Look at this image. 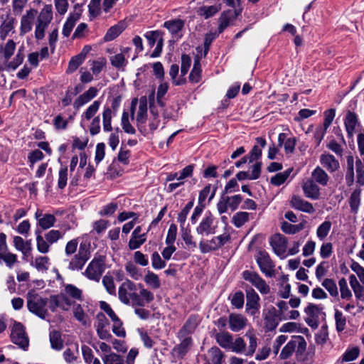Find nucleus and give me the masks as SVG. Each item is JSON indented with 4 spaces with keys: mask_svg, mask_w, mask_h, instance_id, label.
<instances>
[{
    "mask_svg": "<svg viewBox=\"0 0 364 364\" xmlns=\"http://www.w3.org/2000/svg\"><path fill=\"white\" fill-rule=\"evenodd\" d=\"M146 241V232L142 233V236H131L128 243L129 249L134 250L139 249Z\"/></svg>",
    "mask_w": 364,
    "mask_h": 364,
    "instance_id": "5fc2aeb1",
    "label": "nucleus"
},
{
    "mask_svg": "<svg viewBox=\"0 0 364 364\" xmlns=\"http://www.w3.org/2000/svg\"><path fill=\"white\" fill-rule=\"evenodd\" d=\"M184 21L180 18H174L164 22V27L166 28L173 36H176L184 27Z\"/></svg>",
    "mask_w": 364,
    "mask_h": 364,
    "instance_id": "7c9ffc66",
    "label": "nucleus"
},
{
    "mask_svg": "<svg viewBox=\"0 0 364 364\" xmlns=\"http://www.w3.org/2000/svg\"><path fill=\"white\" fill-rule=\"evenodd\" d=\"M331 225L330 221L326 220L318 227L316 235L320 240H323L326 237L331 230Z\"/></svg>",
    "mask_w": 364,
    "mask_h": 364,
    "instance_id": "bf43d9fd",
    "label": "nucleus"
},
{
    "mask_svg": "<svg viewBox=\"0 0 364 364\" xmlns=\"http://www.w3.org/2000/svg\"><path fill=\"white\" fill-rule=\"evenodd\" d=\"M220 247L219 245L218 239L216 237H213L209 240H200L199 242V249L200 252L203 254H205L212 251L217 250L220 249Z\"/></svg>",
    "mask_w": 364,
    "mask_h": 364,
    "instance_id": "2f4dec72",
    "label": "nucleus"
},
{
    "mask_svg": "<svg viewBox=\"0 0 364 364\" xmlns=\"http://www.w3.org/2000/svg\"><path fill=\"white\" fill-rule=\"evenodd\" d=\"M242 278L250 282L262 294H267L270 292V287L258 273L253 271L245 270L242 272Z\"/></svg>",
    "mask_w": 364,
    "mask_h": 364,
    "instance_id": "6e6552de",
    "label": "nucleus"
},
{
    "mask_svg": "<svg viewBox=\"0 0 364 364\" xmlns=\"http://www.w3.org/2000/svg\"><path fill=\"white\" fill-rule=\"evenodd\" d=\"M102 284L110 295H116V287L112 276L105 275L102 278Z\"/></svg>",
    "mask_w": 364,
    "mask_h": 364,
    "instance_id": "338daca9",
    "label": "nucleus"
},
{
    "mask_svg": "<svg viewBox=\"0 0 364 364\" xmlns=\"http://www.w3.org/2000/svg\"><path fill=\"white\" fill-rule=\"evenodd\" d=\"M269 244L277 256L282 259L287 257V240L284 236L281 234L272 235L270 238Z\"/></svg>",
    "mask_w": 364,
    "mask_h": 364,
    "instance_id": "4468645a",
    "label": "nucleus"
},
{
    "mask_svg": "<svg viewBox=\"0 0 364 364\" xmlns=\"http://www.w3.org/2000/svg\"><path fill=\"white\" fill-rule=\"evenodd\" d=\"M105 270V257L95 256L87 265L83 274L90 280L99 282Z\"/></svg>",
    "mask_w": 364,
    "mask_h": 364,
    "instance_id": "f03ea898",
    "label": "nucleus"
},
{
    "mask_svg": "<svg viewBox=\"0 0 364 364\" xmlns=\"http://www.w3.org/2000/svg\"><path fill=\"white\" fill-rule=\"evenodd\" d=\"M302 190L304 196L311 200H318L320 198V188L316 183L311 178H307L302 183Z\"/></svg>",
    "mask_w": 364,
    "mask_h": 364,
    "instance_id": "6ab92c4d",
    "label": "nucleus"
},
{
    "mask_svg": "<svg viewBox=\"0 0 364 364\" xmlns=\"http://www.w3.org/2000/svg\"><path fill=\"white\" fill-rule=\"evenodd\" d=\"M250 215L247 212H237L233 215L232 222L236 228H241L249 221Z\"/></svg>",
    "mask_w": 364,
    "mask_h": 364,
    "instance_id": "49530a36",
    "label": "nucleus"
},
{
    "mask_svg": "<svg viewBox=\"0 0 364 364\" xmlns=\"http://www.w3.org/2000/svg\"><path fill=\"white\" fill-rule=\"evenodd\" d=\"M139 284L126 279L119 287L118 297L119 301L124 304H129V299L132 296L135 290H138Z\"/></svg>",
    "mask_w": 364,
    "mask_h": 364,
    "instance_id": "ddd939ff",
    "label": "nucleus"
},
{
    "mask_svg": "<svg viewBox=\"0 0 364 364\" xmlns=\"http://www.w3.org/2000/svg\"><path fill=\"white\" fill-rule=\"evenodd\" d=\"M36 245H37V250L41 253H47L50 250V243L44 239L41 235L40 230H36Z\"/></svg>",
    "mask_w": 364,
    "mask_h": 364,
    "instance_id": "6e6d98bb",
    "label": "nucleus"
},
{
    "mask_svg": "<svg viewBox=\"0 0 364 364\" xmlns=\"http://www.w3.org/2000/svg\"><path fill=\"white\" fill-rule=\"evenodd\" d=\"M228 323L232 331L238 332L246 327L247 319L242 314H230L228 316Z\"/></svg>",
    "mask_w": 364,
    "mask_h": 364,
    "instance_id": "4be33fe9",
    "label": "nucleus"
},
{
    "mask_svg": "<svg viewBox=\"0 0 364 364\" xmlns=\"http://www.w3.org/2000/svg\"><path fill=\"white\" fill-rule=\"evenodd\" d=\"M125 270L134 280H139L141 277L140 269L132 262L125 264Z\"/></svg>",
    "mask_w": 364,
    "mask_h": 364,
    "instance_id": "774afa93",
    "label": "nucleus"
},
{
    "mask_svg": "<svg viewBox=\"0 0 364 364\" xmlns=\"http://www.w3.org/2000/svg\"><path fill=\"white\" fill-rule=\"evenodd\" d=\"M147 117V102L145 97H142L139 100V110L136 115V122L138 124L146 122Z\"/></svg>",
    "mask_w": 364,
    "mask_h": 364,
    "instance_id": "79ce46f5",
    "label": "nucleus"
},
{
    "mask_svg": "<svg viewBox=\"0 0 364 364\" xmlns=\"http://www.w3.org/2000/svg\"><path fill=\"white\" fill-rule=\"evenodd\" d=\"M49 258L46 256H39L35 259L33 266L38 271L46 272L50 265Z\"/></svg>",
    "mask_w": 364,
    "mask_h": 364,
    "instance_id": "e2e57ef3",
    "label": "nucleus"
},
{
    "mask_svg": "<svg viewBox=\"0 0 364 364\" xmlns=\"http://www.w3.org/2000/svg\"><path fill=\"white\" fill-rule=\"evenodd\" d=\"M311 180L322 186H326L329 181V176L327 173L320 166H316L311 172Z\"/></svg>",
    "mask_w": 364,
    "mask_h": 364,
    "instance_id": "c85d7f7f",
    "label": "nucleus"
},
{
    "mask_svg": "<svg viewBox=\"0 0 364 364\" xmlns=\"http://www.w3.org/2000/svg\"><path fill=\"white\" fill-rule=\"evenodd\" d=\"M104 364H125L124 357L115 353H110L102 358Z\"/></svg>",
    "mask_w": 364,
    "mask_h": 364,
    "instance_id": "4d7b16f0",
    "label": "nucleus"
},
{
    "mask_svg": "<svg viewBox=\"0 0 364 364\" xmlns=\"http://www.w3.org/2000/svg\"><path fill=\"white\" fill-rule=\"evenodd\" d=\"M85 60V54L80 53V54L73 57L69 62L68 67L67 69L68 73H72L75 71L78 67L83 63Z\"/></svg>",
    "mask_w": 364,
    "mask_h": 364,
    "instance_id": "de8ad7c7",
    "label": "nucleus"
},
{
    "mask_svg": "<svg viewBox=\"0 0 364 364\" xmlns=\"http://www.w3.org/2000/svg\"><path fill=\"white\" fill-rule=\"evenodd\" d=\"M245 292L247 298L246 311L252 316H254L258 312L260 308V298L258 294L252 287L247 288Z\"/></svg>",
    "mask_w": 364,
    "mask_h": 364,
    "instance_id": "2eb2a0df",
    "label": "nucleus"
},
{
    "mask_svg": "<svg viewBox=\"0 0 364 364\" xmlns=\"http://www.w3.org/2000/svg\"><path fill=\"white\" fill-rule=\"evenodd\" d=\"M35 218L37 220V225L43 230H47L53 227L56 222L55 215L43 213V212L39 210L36 212Z\"/></svg>",
    "mask_w": 364,
    "mask_h": 364,
    "instance_id": "412c9836",
    "label": "nucleus"
},
{
    "mask_svg": "<svg viewBox=\"0 0 364 364\" xmlns=\"http://www.w3.org/2000/svg\"><path fill=\"white\" fill-rule=\"evenodd\" d=\"M195 165L194 164H190L188 166H186L185 168H183L181 171L180 172L178 181V183H169L167 187V191L168 193L173 192L174 190H176L177 188L181 186L184 184L183 180L186 178L191 177L193 175V170H194Z\"/></svg>",
    "mask_w": 364,
    "mask_h": 364,
    "instance_id": "393cba45",
    "label": "nucleus"
},
{
    "mask_svg": "<svg viewBox=\"0 0 364 364\" xmlns=\"http://www.w3.org/2000/svg\"><path fill=\"white\" fill-rule=\"evenodd\" d=\"M291 169L289 168L283 172L278 173L271 178L270 182L272 185L279 186L283 184L289 177Z\"/></svg>",
    "mask_w": 364,
    "mask_h": 364,
    "instance_id": "09e8293b",
    "label": "nucleus"
},
{
    "mask_svg": "<svg viewBox=\"0 0 364 364\" xmlns=\"http://www.w3.org/2000/svg\"><path fill=\"white\" fill-rule=\"evenodd\" d=\"M144 281L150 288L157 289L161 287V281L159 276L154 272L147 270Z\"/></svg>",
    "mask_w": 364,
    "mask_h": 364,
    "instance_id": "e433bc0d",
    "label": "nucleus"
},
{
    "mask_svg": "<svg viewBox=\"0 0 364 364\" xmlns=\"http://www.w3.org/2000/svg\"><path fill=\"white\" fill-rule=\"evenodd\" d=\"M358 122V119L356 114L350 111L348 112L344 121V124L348 136L349 137H352L353 136L355 129Z\"/></svg>",
    "mask_w": 364,
    "mask_h": 364,
    "instance_id": "c756f323",
    "label": "nucleus"
},
{
    "mask_svg": "<svg viewBox=\"0 0 364 364\" xmlns=\"http://www.w3.org/2000/svg\"><path fill=\"white\" fill-rule=\"evenodd\" d=\"M38 11L35 9H30L26 11V14H23L21 18V25H20V36H24L25 34L29 33L33 28V25L35 21V18L37 16Z\"/></svg>",
    "mask_w": 364,
    "mask_h": 364,
    "instance_id": "dca6fc26",
    "label": "nucleus"
},
{
    "mask_svg": "<svg viewBox=\"0 0 364 364\" xmlns=\"http://www.w3.org/2000/svg\"><path fill=\"white\" fill-rule=\"evenodd\" d=\"M221 9V4H215L213 6H203L198 10V14L208 19L215 15Z\"/></svg>",
    "mask_w": 364,
    "mask_h": 364,
    "instance_id": "72a5a7b5",
    "label": "nucleus"
},
{
    "mask_svg": "<svg viewBox=\"0 0 364 364\" xmlns=\"http://www.w3.org/2000/svg\"><path fill=\"white\" fill-rule=\"evenodd\" d=\"M110 63L115 68L120 70L127 65V60L123 53H118L110 58Z\"/></svg>",
    "mask_w": 364,
    "mask_h": 364,
    "instance_id": "13d9d810",
    "label": "nucleus"
},
{
    "mask_svg": "<svg viewBox=\"0 0 364 364\" xmlns=\"http://www.w3.org/2000/svg\"><path fill=\"white\" fill-rule=\"evenodd\" d=\"M320 163L328 172L333 173L337 171L340 164L334 156L330 154H323L320 156Z\"/></svg>",
    "mask_w": 364,
    "mask_h": 364,
    "instance_id": "bb28decb",
    "label": "nucleus"
},
{
    "mask_svg": "<svg viewBox=\"0 0 364 364\" xmlns=\"http://www.w3.org/2000/svg\"><path fill=\"white\" fill-rule=\"evenodd\" d=\"M245 347L246 343L244 339L241 337H238L235 340L232 341V344L229 350L236 353H245Z\"/></svg>",
    "mask_w": 364,
    "mask_h": 364,
    "instance_id": "680f3d73",
    "label": "nucleus"
},
{
    "mask_svg": "<svg viewBox=\"0 0 364 364\" xmlns=\"http://www.w3.org/2000/svg\"><path fill=\"white\" fill-rule=\"evenodd\" d=\"M255 259L260 271L266 277H272L274 275V264L267 252H258L255 257Z\"/></svg>",
    "mask_w": 364,
    "mask_h": 364,
    "instance_id": "f8f14e48",
    "label": "nucleus"
},
{
    "mask_svg": "<svg viewBox=\"0 0 364 364\" xmlns=\"http://www.w3.org/2000/svg\"><path fill=\"white\" fill-rule=\"evenodd\" d=\"M194 205V199L190 200L185 207L181 210L177 217V221L180 223V227L183 228L184 226L187 215H188L190 210L192 209Z\"/></svg>",
    "mask_w": 364,
    "mask_h": 364,
    "instance_id": "603ef678",
    "label": "nucleus"
},
{
    "mask_svg": "<svg viewBox=\"0 0 364 364\" xmlns=\"http://www.w3.org/2000/svg\"><path fill=\"white\" fill-rule=\"evenodd\" d=\"M257 145H255L249 154L247 155L249 157V163H252L255 161L259 159L262 155V149L265 147L267 142L263 137H257L255 139Z\"/></svg>",
    "mask_w": 364,
    "mask_h": 364,
    "instance_id": "cd10ccee",
    "label": "nucleus"
},
{
    "mask_svg": "<svg viewBox=\"0 0 364 364\" xmlns=\"http://www.w3.org/2000/svg\"><path fill=\"white\" fill-rule=\"evenodd\" d=\"M217 225L215 224V217L210 211H207L197 226L196 231L198 235L208 236L216 232Z\"/></svg>",
    "mask_w": 364,
    "mask_h": 364,
    "instance_id": "9b49d317",
    "label": "nucleus"
},
{
    "mask_svg": "<svg viewBox=\"0 0 364 364\" xmlns=\"http://www.w3.org/2000/svg\"><path fill=\"white\" fill-rule=\"evenodd\" d=\"M53 20V7L50 4H46L41 9L39 15L37 17V21L50 24Z\"/></svg>",
    "mask_w": 364,
    "mask_h": 364,
    "instance_id": "4c0bfd02",
    "label": "nucleus"
},
{
    "mask_svg": "<svg viewBox=\"0 0 364 364\" xmlns=\"http://www.w3.org/2000/svg\"><path fill=\"white\" fill-rule=\"evenodd\" d=\"M201 65L198 58L194 60L193 68L189 75V80L192 83H198L201 80Z\"/></svg>",
    "mask_w": 364,
    "mask_h": 364,
    "instance_id": "58836bf2",
    "label": "nucleus"
},
{
    "mask_svg": "<svg viewBox=\"0 0 364 364\" xmlns=\"http://www.w3.org/2000/svg\"><path fill=\"white\" fill-rule=\"evenodd\" d=\"M14 243L15 247L18 250L21 251L23 254H26L31 250L30 242H25L24 240L20 236H15L14 237Z\"/></svg>",
    "mask_w": 364,
    "mask_h": 364,
    "instance_id": "864d4df0",
    "label": "nucleus"
},
{
    "mask_svg": "<svg viewBox=\"0 0 364 364\" xmlns=\"http://www.w3.org/2000/svg\"><path fill=\"white\" fill-rule=\"evenodd\" d=\"M66 295L77 301H82V291L76 286L68 284L65 286Z\"/></svg>",
    "mask_w": 364,
    "mask_h": 364,
    "instance_id": "37998d69",
    "label": "nucleus"
},
{
    "mask_svg": "<svg viewBox=\"0 0 364 364\" xmlns=\"http://www.w3.org/2000/svg\"><path fill=\"white\" fill-rule=\"evenodd\" d=\"M78 18L79 17L76 14H70L67 18L62 31V33L65 37H68L70 35Z\"/></svg>",
    "mask_w": 364,
    "mask_h": 364,
    "instance_id": "ea45409f",
    "label": "nucleus"
},
{
    "mask_svg": "<svg viewBox=\"0 0 364 364\" xmlns=\"http://www.w3.org/2000/svg\"><path fill=\"white\" fill-rule=\"evenodd\" d=\"M181 237L186 244V248L191 250H194L197 245L196 242L193 240V236L191 232V230L185 228L184 226L181 228Z\"/></svg>",
    "mask_w": 364,
    "mask_h": 364,
    "instance_id": "a19ab883",
    "label": "nucleus"
},
{
    "mask_svg": "<svg viewBox=\"0 0 364 364\" xmlns=\"http://www.w3.org/2000/svg\"><path fill=\"white\" fill-rule=\"evenodd\" d=\"M11 341L18 346L19 348L26 350L29 344V340L26 335L24 326L18 322H15L11 333Z\"/></svg>",
    "mask_w": 364,
    "mask_h": 364,
    "instance_id": "1a4fd4ad",
    "label": "nucleus"
},
{
    "mask_svg": "<svg viewBox=\"0 0 364 364\" xmlns=\"http://www.w3.org/2000/svg\"><path fill=\"white\" fill-rule=\"evenodd\" d=\"M122 102L120 96H117L112 100L111 107L105 106L102 112L103 130L109 132L112 130V119L116 116Z\"/></svg>",
    "mask_w": 364,
    "mask_h": 364,
    "instance_id": "423d86ee",
    "label": "nucleus"
},
{
    "mask_svg": "<svg viewBox=\"0 0 364 364\" xmlns=\"http://www.w3.org/2000/svg\"><path fill=\"white\" fill-rule=\"evenodd\" d=\"M291 206L298 210L307 213H313L315 210L313 205L301 198L299 196H293L290 200Z\"/></svg>",
    "mask_w": 364,
    "mask_h": 364,
    "instance_id": "b1692460",
    "label": "nucleus"
},
{
    "mask_svg": "<svg viewBox=\"0 0 364 364\" xmlns=\"http://www.w3.org/2000/svg\"><path fill=\"white\" fill-rule=\"evenodd\" d=\"M198 323L197 317L196 316H191L178 331L177 338L190 337L188 335L194 332Z\"/></svg>",
    "mask_w": 364,
    "mask_h": 364,
    "instance_id": "a878e982",
    "label": "nucleus"
},
{
    "mask_svg": "<svg viewBox=\"0 0 364 364\" xmlns=\"http://www.w3.org/2000/svg\"><path fill=\"white\" fill-rule=\"evenodd\" d=\"M278 314L274 306L269 307L263 312L264 329L265 332L275 330L279 325Z\"/></svg>",
    "mask_w": 364,
    "mask_h": 364,
    "instance_id": "f3484780",
    "label": "nucleus"
},
{
    "mask_svg": "<svg viewBox=\"0 0 364 364\" xmlns=\"http://www.w3.org/2000/svg\"><path fill=\"white\" fill-rule=\"evenodd\" d=\"M360 190L355 189L349 199V205L353 213H356L360 203Z\"/></svg>",
    "mask_w": 364,
    "mask_h": 364,
    "instance_id": "8fccbe9b",
    "label": "nucleus"
},
{
    "mask_svg": "<svg viewBox=\"0 0 364 364\" xmlns=\"http://www.w3.org/2000/svg\"><path fill=\"white\" fill-rule=\"evenodd\" d=\"M181 342L172 349V354L178 358H183L193 346L191 337L178 338Z\"/></svg>",
    "mask_w": 364,
    "mask_h": 364,
    "instance_id": "aec40b11",
    "label": "nucleus"
},
{
    "mask_svg": "<svg viewBox=\"0 0 364 364\" xmlns=\"http://www.w3.org/2000/svg\"><path fill=\"white\" fill-rule=\"evenodd\" d=\"M306 342L303 336H293L282 349L279 358L282 360L288 359L296 350L301 353L306 350Z\"/></svg>",
    "mask_w": 364,
    "mask_h": 364,
    "instance_id": "7ed1b4c3",
    "label": "nucleus"
},
{
    "mask_svg": "<svg viewBox=\"0 0 364 364\" xmlns=\"http://www.w3.org/2000/svg\"><path fill=\"white\" fill-rule=\"evenodd\" d=\"M304 312L307 315L305 322L312 328H317L320 318L325 316V313L322 311V307L312 303L307 305L304 309Z\"/></svg>",
    "mask_w": 364,
    "mask_h": 364,
    "instance_id": "9d476101",
    "label": "nucleus"
},
{
    "mask_svg": "<svg viewBox=\"0 0 364 364\" xmlns=\"http://www.w3.org/2000/svg\"><path fill=\"white\" fill-rule=\"evenodd\" d=\"M100 104L99 100L94 101L82 113V117L85 118L86 120L92 119L99 110Z\"/></svg>",
    "mask_w": 364,
    "mask_h": 364,
    "instance_id": "052dcab7",
    "label": "nucleus"
},
{
    "mask_svg": "<svg viewBox=\"0 0 364 364\" xmlns=\"http://www.w3.org/2000/svg\"><path fill=\"white\" fill-rule=\"evenodd\" d=\"M121 125L124 132L129 134H134L136 133L135 129L129 121V114L126 111H124L122 113Z\"/></svg>",
    "mask_w": 364,
    "mask_h": 364,
    "instance_id": "69168bd1",
    "label": "nucleus"
},
{
    "mask_svg": "<svg viewBox=\"0 0 364 364\" xmlns=\"http://www.w3.org/2000/svg\"><path fill=\"white\" fill-rule=\"evenodd\" d=\"M360 350L358 347H353L351 348H348L346 352L343 354L341 358L338 359V362L341 363L349 362L355 360L359 355Z\"/></svg>",
    "mask_w": 364,
    "mask_h": 364,
    "instance_id": "a18cd8bd",
    "label": "nucleus"
},
{
    "mask_svg": "<svg viewBox=\"0 0 364 364\" xmlns=\"http://www.w3.org/2000/svg\"><path fill=\"white\" fill-rule=\"evenodd\" d=\"M16 20L9 15L6 16L0 23V40L4 41L8 36L16 33L15 25Z\"/></svg>",
    "mask_w": 364,
    "mask_h": 364,
    "instance_id": "a211bd4d",
    "label": "nucleus"
},
{
    "mask_svg": "<svg viewBox=\"0 0 364 364\" xmlns=\"http://www.w3.org/2000/svg\"><path fill=\"white\" fill-rule=\"evenodd\" d=\"M98 93V90L95 87H90L86 92L81 94L73 102V107L78 110L85 104L90 102L95 98Z\"/></svg>",
    "mask_w": 364,
    "mask_h": 364,
    "instance_id": "5701e85b",
    "label": "nucleus"
},
{
    "mask_svg": "<svg viewBox=\"0 0 364 364\" xmlns=\"http://www.w3.org/2000/svg\"><path fill=\"white\" fill-rule=\"evenodd\" d=\"M154 299V294L145 289L142 284H139L138 290H135L132 296L129 299V304L132 307L145 306Z\"/></svg>",
    "mask_w": 364,
    "mask_h": 364,
    "instance_id": "0eeeda50",
    "label": "nucleus"
},
{
    "mask_svg": "<svg viewBox=\"0 0 364 364\" xmlns=\"http://www.w3.org/2000/svg\"><path fill=\"white\" fill-rule=\"evenodd\" d=\"M215 338L216 342L221 348L225 350H230L233 338L232 336L230 333L227 331L220 332L216 333Z\"/></svg>",
    "mask_w": 364,
    "mask_h": 364,
    "instance_id": "f704fd0d",
    "label": "nucleus"
},
{
    "mask_svg": "<svg viewBox=\"0 0 364 364\" xmlns=\"http://www.w3.org/2000/svg\"><path fill=\"white\" fill-rule=\"evenodd\" d=\"M90 258L89 246L85 243H80L77 252L70 259L68 268L72 271L81 270Z\"/></svg>",
    "mask_w": 364,
    "mask_h": 364,
    "instance_id": "20e7f679",
    "label": "nucleus"
},
{
    "mask_svg": "<svg viewBox=\"0 0 364 364\" xmlns=\"http://www.w3.org/2000/svg\"><path fill=\"white\" fill-rule=\"evenodd\" d=\"M48 299L43 298L37 294L28 293L27 307L29 311L42 319H46L48 315Z\"/></svg>",
    "mask_w": 364,
    "mask_h": 364,
    "instance_id": "f257e3e1",
    "label": "nucleus"
},
{
    "mask_svg": "<svg viewBox=\"0 0 364 364\" xmlns=\"http://www.w3.org/2000/svg\"><path fill=\"white\" fill-rule=\"evenodd\" d=\"M50 342L51 348L60 350L63 347V341L61 338V333L58 331H53L50 332Z\"/></svg>",
    "mask_w": 364,
    "mask_h": 364,
    "instance_id": "c03bdc74",
    "label": "nucleus"
},
{
    "mask_svg": "<svg viewBox=\"0 0 364 364\" xmlns=\"http://www.w3.org/2000/svg\"><path fill=\"white\" fill-rule=\"evenodd\" d=\"M304 228V223L292 225L288 222L284 221L282 223L281 229L286 234H295Z\"/></svg>",
    "mask_w": 364,
    "mask_h": 364,
    "instance_id": "3c124183",
    "label": "nucleus"
},
{
    "mask_svg": "<svg viewBox=\"0 0 364 364\" xmlns=\"http://www.w3.org/2000/svg\"><path fill=\"white\" fill-rule=\"evenodd\" d=\"M124 30V26L123 23H119L114 25L107 30L103 39L105 42L113 41L118 37Z\"/></svg>",
    "mask_w": 364,
    "mask_h": 364,
    "instance_id": "c9c22d12",
    "label": "nucleus"
},
{
    "mask_svg": "<svg viewBox=\"0 0 364 364\" xmlns=\"http://www.w3.org/2000/svg\"><path fill=\"white\" fill-rule=\"evenodd\" d=\"M246 336L249 338V345L247 348H245V355L251 356L256 350L257 346V338L254 334L250 333H247Z\"/></svg>",
    "mask_w": 364,
    "mask_h": 364,
    "instance_id": "0e129e2a",
    "label": "nucleus"
},
{
    "mask_svg": "<svg viewBox=\"0 0 364 364\" xmlns=\"http://www.w3.org/2000/svg\"><path fill=\"white\" fill-rule=\"evenodd\" d=\"M228 193H221L220 199L217 203V210L220 215L228 212V209L231 211L237 210L242 200V196L240 194L229 196Z\"/></svg>",
    "mask_w": 364,
    "mask_h": 364,
    "instance_id": "39448f33",
    "label": "nucleus"
},
{
    "mask_svg": "<svg viewBox=\"0 0 364 364\" xmlns=\"http://www.w3.org/2000/svg\"><path fill=\"white\" fill-rule=\"evenodd\" d=\"M73 316L82 326H90V321L88 315L84 311L80 304L73 305Z\"/></svg>",
    "mask_w": 364,
    "mask_h": 364,
    "instance_id": "473e14b6",
    "label": "nucleus"
}]
</instances>
